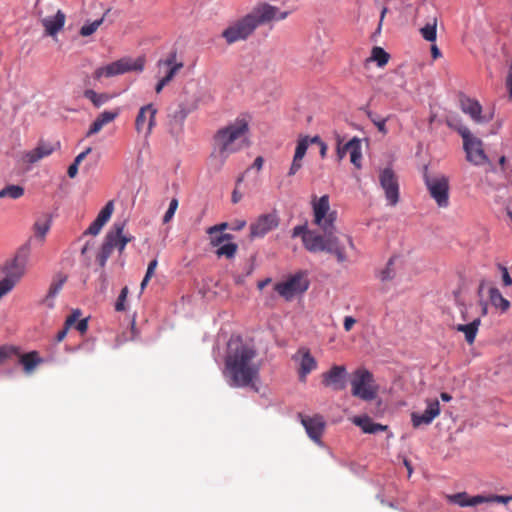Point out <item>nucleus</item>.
<instances>
[{
    "mask_svg": "<svg viewBox=\"0 0 512 512\" xmlns=\"http://www.w3.org/2000/svg\"><path fill=\"white\" fill-rule=\"evenodd\" d=\"M66 280H67V276L63 275L61 273L57 274L53 278V280H52V282L50 284L47 296H46V303H47V305L50 308H52L54 306L53 299L60 292V290L62 289V287L65 284Z\"/></svg>",
    "mask_w": 512,
    "mask_h": 512,
    "instance_id": "nucleus-27",
    "label": "nucleus"
},
{
    "mask_svg": "<svg viewBox=\"0 0 512 512\" xmlns=\"http://www.w3.org/2000/svg\"><path fill=\"white\" fill-rule=\"evenodd\" d=\"M109 11L110 9H108L100 19L94 20L91 23L83 25L79 31L80 35L83 37H88L92 35L104 22L105 16L109 13Z\"/></svg>",
    "mask_w": 512,
    "mask_h": 512,
    "instance_id": "nucleus-37",
    "label": "nucleus"
},
{
    "mask_svg": "<svg viewBox=\"0 0 512 512\" xmlns=\"http://www.w3.org/2000/svg\"><path fill=\"white\" fill-rule=\"evenodd\" d=\"M440 413V405L437 400L429 401L422 414L412 413L411 420L414 427L429 425Z\"/></svg>",
    "mask_w": 512,
    "mask_h": 512,
    "instance_id": "nucleus-19",
    "label": "nucleus"
},
{
    "mask_svg": "<svg viewBox=\"0 0 512 512\" xmlns=\"http://www.w3.org/2000/svg\"><path fill=\"white\" fill-rule=\"evenodd\" d=\"M498 267H499V269H500V271L502 273L503 284L505 286H511L512 285V278H511V276H510V274L508 272V269L505 266L501 265V264H499Z\"/></svg>",
    "mask_w": 512,
    "mask_h": 512,
    "instance_id": "nucleus-53",
    "label": "nucleus"
},
{
    "mask_svg": "<svg viewBox=\"0 0 512 512\" xmlns=\"http://www.w3.org/2000/svg\"><path fill=\"white\" fill-rule=\"evenodd\" d=\"M301 161L302 160H297L296 158L293 157L292 164H291L290 169L288 171V175L289 176H293V175H295L299 171V169L302 167Z\"/></svg>",
    "mask_w": 512,
    "mask_h": 512,
    "instance_id": "nucleus-57",
    "label": "nucleus"
},
{
    "mask_svg": "<svg viewBox=\"0 0 512 512\" xmlns=\"http://www.w3.org/2000/svg\"><path fill=\"white\" fill-rule=\"evenodd\" d=\"M351 388L352 395L364 401H372L377 396L374 376L365 368H359L353 372Z\"/></svg>",
    "mask_w": 512,
    "mask_h": 512,
    "instance_id": "nucleus-6",
    "label": "nucleus"
},
{
    "mask_svg": "<svg viewBox=\"0 0 512 512\" xmlns=\"http://www.w3.org/2000/svg\"><path fill=\"white\" fill-rule=\"evenodd\" d=\"M379 182L384 190L385 198L390 206H395L399 201V184L396 174L391 168L380 170Z\"/></svg>",
    "mask_w": 512,
    "mask_h": 512,
    "instance_id": "nucleus-10",
    "label": "nucleus"
},
{
    "mask_svg": "<svg viewBox=\"0 0 512 512\" xmlns=\"http://www.w3.org/2000/svg\"><path fill=\"white\" fill-rule=\"evenodd\" d=\"M301 423L304 426L309 438L317 444H321V435L325 428V421L322 416L313 417L301 416Z\"/></svg>",
    "mask_w": 512,
    "mask_h": 512,
    "instance_id": "nucleus-16",
    "label": "nucleus"
},
{
    "mask_svg": "<svg viewBox=\"0 0 512 512\" xmlns=\"http://www.w3.org/2000/svg\"><path fill=\"white\" fill-rule=\"evenodd\" d=\"M112 236H105L104 241L102 243V246L100 248L99 253L96 256V260L100 267H104L107 263V260L111 256L113 249H112Z\"/></svg>",
    "mask_w": 512,
    "mask_h": 512,
    "instance_id": "nucleus-32",
    "label": "nucleus"
},
{
    "mask_svg": "<svg viewBox=\"0 0 512 512\" xmlns=\"http://www.w3.org/2000/svg\"><path fill=\"white\" fill-rule=\"evenodd\" d=\"M367 117L371 120V122L377 127L378 131L382 134H387L386 121L387 118H383L378 115L376 112L367 111Z\"/></svg>",
    "mask_w": 512,
    "mask_h": 512,
    "instance_id": "nucleus-40",
    "label": "nucleus"
},
{
    "mask_svg": "<svg viewBox=\"0 0 512 512\" xmlns=\"http://www.w3.org/2000/svg\"><path fill=\"white\" fill-rule=\"evenodd\" d=\"M292 359L299 362V378L301 381H305L307 375L317 368L316 359L306 347H300L297 353L292 356Z\"/></svg>",
    "mask_w": 512,
    "mask_h": 512,
    "instance_id": "nucleus-15",
    "label": "nucleus"
},
{
    "mask_svg": "<svg viewBox=\"0 0 512 512\" xmlns=\"http://www.w3.org/2000/svg\"><path fill=\"white\" fill-rule=\"evenodd\" d=\"M312 207L315 224L322 225V223H324V217L330 210L329 196L323 195L318 200H314L312 202Z\"/></svg>",
    "mask_w": 512,
    "mask_h": 512,
    "instance_id": "nucleus-24",
    "label": "nucleus"
},
{
    "mask_svg": "<svg viewBox=\"0 0 512 512\" xmlns=\"http://www.w3.org/2000/svg\"><path fill=\"white\" fill-rule=\"evenodd\" d=\"M228 227H230L229 224L226 222H223V223L214 225L212 227H209L207 230V233L209 235H214V234L222 232L223 230L227 229Z\"/></svg>",
    "mask_w": 512,
    "mask_h": 512,
    "instance_id": "nucleus-55",
    "label": "nucleus"
},
{
    "mask_svg": "<svg viewBox=\"0 0 512 512\" xmlns=\"http://www.w3.org/2000/svg\"><path fill=\"white\" fill-rule=\"evenodd\" d=\"M30 253L29 244L19 248L15 257L8 261L2 272L5 277L0 281V298L7 294L23 276Z\"/></svg>",
    "mask_w": 512,
    "mask_h": 512,
    "instance_id": "nucleus-5",
    "label": "nucleus"
},
{
    "mask_svg": "<svg viewBox=\"0 0 512 512\" xmlns=\"http://www.w3.org/2000/svg\"><path fill=\"white\" fill-rule=\"evenodd\" d=\"M287 15L288 12H282L268 3L259 4L249 14L229 25L222 32V37L229 44L245 40L258 26L273 20H283Z\"/></svg>",
    "mask_w": 512,
    "mask_h": 512,
    "instance_id": "nucleus-3",
    "label": "nucleus"
},
{
    "mask_svg": "<svg viewBox=\"0 0 512 512\" xmlns=\"http://www.w3.org/2000/svg\"><path fill=\"white\" fill-rule=\"evenodd\" d=\"M237 249V244L229 242L219 246V248L216 250V255L218 257L225 256L227 258H233L237 252Z\"/></svg>",
    "mask_w": 512,
    "mask_h": 512,
    "instance_id": "nucleus-41",
    "label": "nucleus"
},
{
    "mask_svg": "<svg viewBox=\"0 0 512 512\" xmlns=\"http://www.w3.org/2000/svg\"><path fill=\"white\" fill-rule=\"evenodd\" d=\"M463 149L466 153V159L476 166L484 165L488 162V157L483 150V142L474 137L469 141H465Z\"/></svg>",
    "mask_w": 512,
    "mask_h": 512,
    "instance_id": "nucleus-14",
    "label": "nucleus"
},
{
    "mask_svg": "<svg viewBox=\"0 0 512 512\" xmlns=\"http://www.w3.org/2000/svg\"><path fill=\"white\" fill-rule=\"evenodd\" d=\"M16 348L12 346H2L0 347V364L13 354H16Z\"/></svg>",
    "mask_w": 512,
    "mask_h": 512,
    "instance_id": "nucleus-51",
    "label": "nucleus"
},
{
    "mask_svg": "<svg viewBox=\"0 0 512 512\" xmlns=\"http://www.w3.org/2000/svg\"><path fill=\"white\" fill-rule=\"evenodd\" d=\"M322 378L323 385L341 391L347 384V370L345 366L333 365L329 371L323 373Z\"/></svg>",
    "mask_w": 512,
    "mask_h": 512,
    "instance_id": "nucleus-12",
    "label": "nucleus"
},
{
    "mask_svg": "<svg viewBox=\"0 0 512 512\" xmlns=\"http://www.w3.org/2000/svg\"><path fill=\"white\" fill-rule=\"evenodd\" d=\"M65 20V14L61 10H58L55 15L42 18L41 23L45 28L46 34L54 37L64 27Z\"/></svg>",
    "mask_w": 512,
    "mask_h": 512,
    "instance_id": "nucleus-21",
    "label": "nucleus"
},
{
    "mask_svg": "<svg viewBox=\"0 0 512 512\" xmlns=\"http://www.w3.org/2000/svg\"><path fill=\"white\" fill-rule=\"evenodd\" d=\"M348 148H350V161L356 168H361V160H362V149H361V141L357 137H353L348 141Z\"/></svg>",
    "mask_w": 512,
    "mask_h": 512,
    "instance_id": "nucleus-29",
    "label": "nucleus"
},
{
    "mask_svg": "<svg viewBox=\"0 0 512 512\" xmlns=\"http://www.w3.org/2000/svg\"><path fill=\"white\" fill-rule=\"evenodd\" d=\"M489 298L491 304L495 308H499L502 312H506L510 307V302L502 296L501 292L496 287L489 289Z\"/></svg>",
    "mask_w": 512,
    "mask_h": 512,
    "instance_id": "nucleus-31",
    "label": "nucleus"
},
{
    "mask_svg": "<svg viewBox=\"0 0 512 512\" xmlns=\"http://www.w3.org/2000/svg\"><path fill=\"white\" fill-rule=\"evenodd\" d=\"M92 151V148L91 147H88L86 148L83 152H81L80 154H78L73 163L77 164L78 166L80 165V163L86 158V156L91 153Z\"/></svg>",
    "mask_w": 512,
    "mask_h": 512,
    "instance_id": "nucleus-59",
    "label": "nucleus"
},
{
    "mask_svg": "<svg viewBox=\"0 0 512 512\" xmlns=\"http://www.w3.org/2000/svg\"><path fill=\"white\" fill-rule=\"evenodd\" d=\"M84 97L90 100L96 108H100L102 105L110 100V96L106 93H97L92 89L84 91Z\"/></svg>",
    "mask_w": 512,
    "mask_h": 512,
    "instance_id": "nucleus-33",
    "label": "nucleus"
},
{
    "mask_svg": "<svg viewBox=\"0 0 512 512\" xmlns=\"http://www.w3.org/2000/svg\"><path fill=\"white\" fill-rule=\"evenodd\" d=\"M460 106L463 113L469 115L474 122L478 124L489 122L490 117L487 118L482 115V106L478 101L469 97H462Z\"/></svg>",
    "mask_w": 512,
    "mask_h": 512,
    "instance_id": "nucleus-18",
    "label": "nucleus"
},
{
    "mask_svg": "<svg viewBox=\"0 0 512 512\" xmlns=\"http://www.w3.org/2000/svg\"><path fill=\"white\" fill-rule=\"evenodd\" d=\"M353 423L367 434H376L378 432L385 431L388 428L386 425L373 422L368 416H356L353 418Z\"/></svg>",
    "mask_w": 512,
    "mask_h": 512,
    "instance_id": "nucleus-25",
    "label": "nucleus"
},
{
    "mask_svg": "<svg viewBox=\"0 0 512 512\" xmlns=\"http://www.w3.org/2000/svg\"><path fill=\"white\" fill-rule=\"evenodd\" d=\"M128 287H124L122 288L119 296H118V299L115 303V310L120 312V311H124L125 310V301H126V298H127V295H128Z\"/></svg>",
    "mask_w": 512,
    "mask_h": 512,
    "instance_id": "nucleus-48",
    "label": "nucleus"
},
{
    "mask_svg": "<svg viewBox=\"0 0 512 512\" xmlns=\"http://www.w3.org/2000/svg\"><path fill=\"white\" fill-rule=\"evenodd\" d=\"M310 281L306 271H298L286 281L277 283L275 290L286 300L293 299L296 295L306 292L309 288Z\"/></svg>",
    "mask_w": 512,
    "mask_h": 512,
    "instance_id": "nucleus-8",
    "label": "nucleus"
},
{
    "mask_svg": "<svg viewBox=\"0 0 512 512\" xmlns=\"http://www.w3.org/2000/svg\"><path fill=\"white\" fill-rule=\"evenodd\" d=\"M449 501L460 507H474L485 503L484 495H475L470 497L466 492H460L450 495Z\"/></svg>",
    "mask_w": 512,
    "mask_h": 512,
    "instance_id": "nucleus-23",
    "label": "nucleus"
},
{
    "mask_svg": "<svg viewBox=\"0 0 512 512\" xmlns=\"http://www.w3.org/2000/svg\"><path fill=\"white\" fill-rule=\"evenodd\" d=\"M396 260H397V257H396V256H392V257L388 260V262H387V264H386L385 268H383V269L379 272L378 277H379V279H380L382 282L391 281V280L395 277V275H396V271H395V269H394V263H395V261H396Z\"/></svg>",
    "mask_w": 512,
    "mask_h": 512,
    "instance_id": "nucleus-34",
    "label": "nucleus"
},
{
    "mask_svg": "<svg viewBox=\"0 0 512 512\" xmlns=\"http://www.w3.org/2000/svg\"><path fill=\"white\" fill-rule=\"evenodd\" d=\"M144 65L145 59L143 57H138L136 59L124 57L106 66L97 68L94 76L96 79H100L103 76L113 77L130 71L142 72Z\"/></svg>",
    "mask_w": 512,
    "mask_h": 512,
    "instance_id": "nucleus-7",
    "label": "nucleus"
},
{
    "mask_svg": "<svg viewBox=\"0 0 512 512\" xmlns=\"http://www.w3.org/2000/svg\"><path fill=\"white\" fill-rule=\"evenodd\" d=\"M420 32L426 41L434 42L437 38V19L433 18V21L421 28Z\"/></svg>",
    "mask_w": 512,
    "mask_h": 512,
    "instance_id": "nucleus-36",
    "label": "nucleus"
},
{
    "mask_svg": "<svg viewBox=\"0 0 512 512\" xmlns=\"http://www.w3.org/2000/svg\"><path fill=\"white\" fill-rule=\"evenodd\" d=\"M308 232H310V230L307 229L306 225H298L293 228L291 236L293 238L301 236L303 239L304 235Z\"/></svg>",
    "mask_w": 512,
    "mask_h": 512,
    "instance_id": "nucleus-54",
    "label": "nucleus"
},
{
    "mask_svg": "<svg viewBox=\"0 0 512 512\" xmlns=\"http://www.w3.org/2000/svg\"><path fill=\"white\" fill-rule=\"evenodd\" d=\"M156 114H157V109L154 107L153 104L149 103V104L142 106L139 109V112H138V114L136 116V120H135L136 131L138 133L143 132L144 125L147 122V129L145 131V136L148 137L156 125Z\"/></svg>",
    "mask_w": 512,
    "mask_h": 512,
    "instance_id": "nucleus-13",
    "label": "nucleus"
},
{
    "mask_svg": "<svg viewBox=\"0 0 512 512\" xmlns=\"http://www.w3.org/2000/svg\"><path fill=\"white\" fill-rule=\"evenodd\" d=\"M197 108V103L186 104L184 102L179 103L177 110L174 112V118L179 121H184L185 118Z\"/></svg>",
    "mask_w": 512,
    "mask_h": 512,
    "instance_id": "nucleus-39",
    "label": "nucleus"
},
{
    "mask_svg": "<svg viewBox=\"0 0 512 512\" xmlns=\"http://www.w3.org/2000/svg\"><path fill=\"white\" fill-rule=\"evenodd\" d=\"M304 247L312 253L325 251L334 254L338 262L346 261L345 247L340 243L339 239L331 233H324V236L316 231L310 230L303 237Z\"/></svg>",
    "mask_w": 512,
    "mask_h": 512,
    "instance_id": "nucleus-4",
    "label": "nucleus"
},
{
    "mask_svg": "<svg viewBox=\"0 0 512 512\" xmlns=\"http://www.w3.org/2000/svg\"><path fill=\"white\" fill-rule=\"evenodd\" d=\"M114 211V202L112 200L108 201L105 206L98 213L97 217L103 220L105 223L109 221Z\"/></svg>",
    "mask_w": 512,
    "mask_h": 512,
    "instance_id": "nucleus-45",
    "label": "nucleus"
},
{
    "mask_svg": "<svg viewBox=\"0 0 512 512\" xmlns=\"http://www.w3.org/2000/svg\"><path fill=\"white\" fill-rule=\"evenodd\" d=\"M56 146H59V143L52 144L49 142L41 141L34 149L26 152L23 159L26 163L34 164L41 159L51 155L55 151Z\"/></svg>",
    "mask_w": 512,
    "mask_h": 512,
    "instance_id": "nucleus-20",
    "label": "nucleus"
},
{
    "mask_svg": "<svg viewBox=\"0 0 512 512\" xmlns=\"http://www.w3.org/2000/svg\"><path fill=\"white\" fill-rule=\"evenodd\" d=\"M350 152V148H348V142L345 143L344 145H341V141L338 139V142H337V157H338V160H342L347 153Z\"/></svg>",
    "mask_w": 512,
    "mask_h": 512,
    "instance_id": "nucleus-52",
    "label": "nucleus"
},
{
    "mask_svg": "<svg viewBox=\"0 0 512 512\" xmlns=\"http://www.w3.org/2000/svg\"><path fill=\"white\" fill-rule=\"evenodd\" d=\"M102 227L98 225V223H95L93 221L90 226L87 228V230L84 232V235H93L96 236L100 233Z\"/></svg>",
    "mask_w": 512,
    "mask_h": 512,
    "instance_id": "nucleus-56",
    "label": "nucleus"
},
{
    "mask_svg": "<svg viewBox=\"0 0 512 512\" xmlns=\"http://www.w3.org/2000/svg\"><path fill=\"white\" fill-rule=\"evenodd\" d=\"M76 329L80 333H85L88 329V319L84 318V319L79 320L78 323L76 324Z\"/></svg>",
    "mask_w": 512,
    "mask_h": 512,
    "instance_id": "nucleus-60",
    "label": "nucleus"
},
{
    "mask_svg": "<svg viewBox=\"0 0 512 512\" xmlns=\"http://www.w3.org/2000/svg\"><path fill=\"white\" fill-rule=\"evenodd\" d=\"M389 54L381 47L375 46L372 49L371 61H375L379 67H383L389 61Z\"/></svg>",
    "mask_w": 512,
    "mask_h": 512,
    "instance_id": "nucleus-38",
    "label": "nucleus"
},
{
    "mask_svg": "<svg viewBox=\"0 0 512 512\" xmlns=\"http://www.w3.org/2000/svg\"><path fill=\"white\" fill-rule=\"evenodd\" d=\"M24 194V188L20 185H7L0 190V198L9 197L11 199H19Z\"/></svg>",
    "mask_w": 512,
    "mask_h": 512,
    "instance_id": "nucleus-35",
    "label": "nucleus"
},
{
    "mask_svg": "<svg viewBox=\"0 0 512 512\" xmlns=\"http://www.w3.org/2000/svg\"><path fill=\"white\" fill-rule=\"evenodd\" d=\"M506 85L509 91V96L512 99V64L509 67L507 79H506Z\"/></svg>",
    "mask_w": 512,
    "mask_h": 512,
    "instance_id": "nucleus-63",
    "label": "nucleus"
},
{
    "mask_svg": "<svg viewBox=\"0 0 512 512\" xmlns=\"http://www.w3.org/2000/svg\"><path fill=\"white\" fill-rule=\"evenodd\" d=\"M245 226H246L245 220H236L235 222H233L231 224L230 229L233 231H239V230L243 229Z\"/></svg>",
    "mask_w": 512,
    "mask_h": 512,
    "instance_id": "nucleus-64",
    "label": "nucleus"
},
{
    "mask_svg": "<svg viewBox=\"0 0 512 512\" xmlns=\"http://www.w3.org/2000/svg\"><path fill=\"white\" fill-rule=\"evenodd\" d=\"M424 181L431 197L439 207L445 208L449 204V180L444 175H424Z\"/></svg>",
    "mask_w": 512,
    "mask_h": 512,
    "instance_id": "nucleus-9",
    "label": "nucleus"
},
{
    "mask_svg": "<svg viewBox=\"0 0 512 512\" xmlns=\"http://www.w3.org/2000/svg\"><path fill=\"white\" fill-rule=\"evenodd\" d=\"M120 114V110L119 109H116L114 111H103L102 113H100L97 118L93 121V123L91 124L90 128L88 129L87 133H86V137H90L94 134H97L98 132L101 131V129L111 123L112 121H114Z\"/></svg>",
    "mask_w": 512,
    "mask_h": 512,
    "instance_id": "nucleus-22",
    "label": "nucleus"
},
{
    "mask_svg": "<svg viewBox=\"0 0 512 512\" xmlns=\"http://www.w3.org/2000/svg\"><path fill=\"white\" fill-rule=\"evenodd\" d=\"M177 51H171L165 59H159L156 63L157 67L161 69L162 67L170 68L175 65H178L179 62L176 61Z\"/></svg>",
    "mask_w": 512,
    "mask_h": 512,
    "instance_id": "nucleus-44",
    "label": "nucleus"
},
{
    "mask_svg": "<svg viewBox=\"0 0 512 512\" xmlns=\"http://www.w3.org/2000/svg\"><path fill=\"white\" fill-rule=\"evenodd\" d=\"M336 220V212L330 211L328 214L324 217V223L322 225H318L324 233H331L333 234V231L335 229L334 222Z\"/></svg>",
    "mask_w": 512,
    "mask_h": 512,
    "instance_id": "nucleus-42",
    "label": "nucleus"
},
{
    "mask_svg": "<svg viewBox=\"0 0 512 512\" xmlns=\"http://www.w3.org/2000/svg\"><path fill=\"white\" fill-rule=\"evenodd\" d=\"M248 131L249 125L244 118H237L216 131L208 157V167L211 171L220 172L231 154L248 146Z\"/></svg>",
    "mask_w": 512,
    "mask_h": 512,
    "instance_id": "nucleus-1",
    "label": "nucleus"
},
{
    "mask_svg": "<svg viewBox=\"0 0 512 512\" xmlns=\"http://www.w3.org/2000/svg\"><path fill=\"white\" fill-rule=\"evenodd\" d=\"M80 315L81 311L79 309L74 310L72 314L66 319L65 325H67V327H70L78 320Z\"/></svg>",
    "mask_w": 512,
    "mask_h": 512,
    "instance_id": "nucleus-58",
    "label": "nucleus"
},
{
    "mask_svg": "<svg viewBox=\"0 0 512 512\" xmlns=\"http://www.w3.org/2000/svg\"><path fill=\"white\" fill-rule=\"evenodd\" d=\"M279 225V217L275 212L260 215L257 220L250 225V236L252 238L264 237L268 232L274 230Z\"/></svg>",
    "mask_w": 512,
    "mask_h": 512,
    "instance_id": "nucleus-11",
    "label": "nucleus"
},
{
    "mask_svg": "<svg viewBox=\"0 0 512 512\" xmlns=\"http://www.w3.org/2000/svg\"><path fill=\"white\" fill-rule=\"evenodd\" d=\"M125 225L126 221L117 220L105 235L112 236V249H117L119 253H122L126 245L134 239V237L131 235H123Z\"/></svg>",
    "mask_w": 512,
    "mask_h": 512,
    "instance_id": "nucleus-17",
    "label": "nucleus"
},
{
    "mask_svg": "<svg viewBox=\"0 0 512 512\" xmlns=\"http://www.w3.org/2000/svg\"><path fill=\"white\" fill-rule=\"evenodd\" d=\"M456 130L460 134V136L462 137L463 144L465 143V141H469V140H471L472 138L475 137V136H473V134L471 133L469 128L467 126L463 125V124H459L456 127Z\"/></svg>",
    "mask_w": 512,
    "mask_h": 512,
    "instance_id": "nucleus-50",
    "label": "nucleus"
},
{
    "mask_svg": "<svg viewBox=\"0 0 512 512\" xmlns=\"http://www.w3.org/2000/svg\"><path fill=\"white\" fill-rule=\"evenodd\" d=\"M255 357L256 351L252 347L239 341L233 348V343H229L223 375L230 387H248L253 383L259 374V366L254 362Z\"/></svg>",
    "mask_w": 512,
    "mask_h": 512,
    "instance_id": "nucleus-2",
    "label": "nucleus"
},
{
    "mask_svg": "<svg viewBox=\"0 0 512 512\" xmlns=\"http://www.w3.org/2000/svg\"><path fill=\"white\" fill-rule=\"evenodd\" d=\"M18 362L23 366L26 374H31L42 359L38 357L37 352H29L19 356Z\"/></svg>",
    "mask_w": 512,
    "mask_h": 512,
    "instance_id": "nucleus-28",
    "label": "nucleus"
},
{
    "mask_svg": "<svg viewBox=\"0 0 512 512\" xmlns=\"http://www.w3.org/2000/svg\"><path fill=\"white\" fill-rule=\"evenodd\" d=\"M356 323V320L352 316H346L344 318V329L346 331H350L353 327V325Z\"/></svg>",
    "mask_w": 512,
    "mask_h": 512,
    "instance_id": "nucleus-62",
    "label": "nucleus"
},
{
    "mask_svg": "<svg viewBox=\"0 0 512 512\" xmlns=\"http://www.w3.org/2000/svg\"><path fill=\"white\" fill-rule=\"evenodd\" d=\"M51 223L52 219L50 215L44 214L41 217H39L34 223L35 236L43 240L48 231L50 230Z\"/></svg>",
    "mask_w": 512,
    "mask_h": 512,
    "instance_id": "nucleus-30",
    "label": "nucleus"
},
{
    "mask_svg": "<svg viewBox=\"0 0 512 512\" xmlns=\"http://www.w3.org/2000/svg\"><path fill=\"white\" fill-rule=\"evenodd\" d=\"M178 208V200L176 198L171 199L169 207L163 216V223H168L173 217Z\"/></svg>",
    "mask_w": 512,
    "mask_h": 512,
    "instance_id": "nucleus-47",
    "label": "nucleus"
},
{
    "mask_svg": "<svg viewBox=\"0 0 512 512\" xmlns=\"http://www.w3.org/2000/svg\"><path fill=\"white\" fill-rule=\"evenodd\" d=\"M308 146H309V137L305 136V137L300 138L297 142L294 158H296L297 160H302L307 152Z\"/></svg>",
    "mask_w": 512,
    "mask_h": 512,
    "instance_id": "nucleus-43",
    "label": "nucleus"
},
{
    "mask_svg": "<svg viewBox=\"0 0 512 512\" xmlns=\"http://www.w3.org/2000/svg\"><path fill=\"white\" fill-rule=\"evenodd\" d=\"M210 237L212 246H220L222 243H224L221 232L214 235H210Z\"/></svg>",
    "mask_w": 512,
    "mask_h": 512,
    "instance_id": "nucleus-61",
    "label": "nucleus"
},
{
    "mask_svg": "<svg viewBox=\"0 0 512 512\" xmlns=\"http://www.w3.org/2000/svg\"><path fill=\"white\" fill-rule=\"evenodd\" d=\"M183 66H184L183 62H179L178 65L167 68V71H166L165 75L162 77V79L167 84H169L173 80L175 75L183 68Z\"/></svg>",
    "mask_w": 512,
    "mask_h": 512,
    "instance_id": "nucleus-46",
    "label": "nucleus"
},
{
    "mask_svg": "<svg viewBox=\"0 0 512 512\" xmlns=\"http://www.w3.org/2000/svg\"><path fill=\"white\" fill-rule=\"evenodd\" d=\"M480 324L481 319L477 317L468 324H457L455 329L458 332H463L467 343L472 344L475 341Z\"/></svg>",
    "mask_w": 512,
    "mask_h": 512,
    "instance_id": "nucleus-26",
    "label": "nucleus"
},
{
    "mask_svg": "<svg viewBox=\"0 0 512 512\" xmlns=\"http://www.w3.org/2000/svg\"><path fill=\"white\" fill-rule=\"evenodd\" d=\"M485 503H503L507 504L511 499L512 496H504V495H490V496H484Z\"/></svg>",
    "mask_w": 512,
    "mask_h": 512,
    "instance_id": "nucleus-49",
    "label": "nucleus"
}]
</instances>
